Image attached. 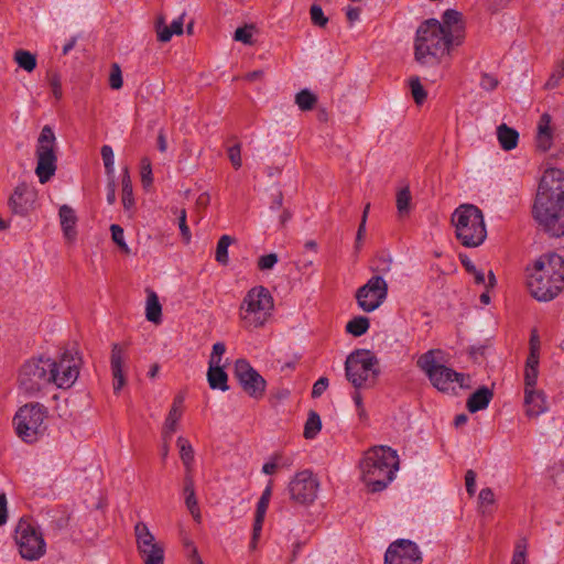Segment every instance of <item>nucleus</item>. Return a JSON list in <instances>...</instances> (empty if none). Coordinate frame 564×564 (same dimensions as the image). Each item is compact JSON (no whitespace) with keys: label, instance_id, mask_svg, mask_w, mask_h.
I'll use <instances>...</instances> for the list:
<instances>
[{"label":"nucleus","instance_id":"13","mask_svg":"<svg viewBox=\"0 0 564 564\" xmlns=\"http://www.w3.org/2000/svg\"><path fill=\"white\" fill-rule=\"evenodd\" d=\"M50 367H52L51 358L40 357L28 360L22 366L19 375L21 389L29 394H34L50 384Z\"/></svg>","mask_w":564,"mask_h":564},{"label":"nucleus","instance_id":"51","mask_svg":"<svg viewBox=\"0 0 564 564\" xmlns=\"http://www.w3.org/2000/svg\"><path fill=\"white\" fill-rule=\"evenodd\" d=\"M539 369H524V389H539L536 387Z\"/></svg>","mask_w":564,"mask_h":564},{"label":"nucleus","instance_id":"43","mask_svg":"<svg viewBox=\"0 0 564 564\" xmlns=\"http://www.w3.org/2000/svg\"><path fill=\"white\" fill-rule=\"evenodd\" d=\"M101 156L104 161V165L108 175H113L115 173V155L112 148L110 145H104L101 148Z\"/></svg>","mask_w":564,"mask_h":564},{"label":"nucleus","instance_id":"49","mask_svg":"<svg viewBox=\"0 0 564 564\" xmlns=\"http://www.w3.org/2000/svg\"><path fill=\"white\" fill-rule=\"evenodd\" d=\"M563 77H564V63L560 67H557L554 72H552V74L547 78L544 87L546 89H554L555 87H557L560 85Z\"/></svg>","mask_w":564,"mask_h":564},{"label":"nucleus","instance_id":"34","mask_svg":"<svg viewBox=\"0 0 564 564\" xmlns=\"http://www.w3.org/2000/svg\"><path fill=\"white\" fill-rule=\"evenodd\" d=\"M370 323L369 318L366 316H357L350 319L346 325L347 333L359 337L367 333L369 329Z\"/></svg>","mask_w":564,"mask_h":564},{"label":"nucleus","instance_id":"27","mask_svg":"<svg viewBox=\"0 0 564 564\" xmlns=\"http://www.w3.org/2000/svg\"><path fill=\"white\" fill-rule=\"evenodd\" d=\"M492 398V392L486 388H479L475 391L467 400V409L469 412L475 413L480 410H484L488 406L490 400Z\"/></svg>","mask_w":564,"mask_h":564},{"label":"nucleus","instance_id":"36","mask_svg":"<svg viewBox=\"0 0 564 564\" xmlns=\"http://www.w3.org/2000/svg\"><path fill=\"white\" fill-rule=\"evenodd\" d=\"M411 192L409 187H403L397 193V209L400 217L406 216L411 210Z\"/></svg>","mask_w":564,"mask_h":564},{"label":"nucleus","instance_id":"8","mask_svg":"<svg viewBox=\"0 0 564 564\" xmlns=\"http://www.w3.org/2000/svg\"><path fill=\"white\" fill-rule=\"evenodd\" d=\"M345 371L355 388L370 387L379 375L378 359L370 350H356L347 357Z\"/></svg>","mask_w":564,"mask_h":564},{"label":"nucleus","instance_id":"20","mask_svg":"<svg viewBox=\"0 0 564 564\" xmlns=\"http://www.w3.org/2000/svg\"><path fill=\"white\" fill-rule=\"evenodd\" d=\"M555 129L550 113L541 115L536 123L535 145L542 152L549 151L553 145Z\"/></svg>","mask_w":564,"mask_h":564},{"label":"nucleus","instance_id":"1","mask_svg":"<svg viewBox=\"0 0 564 564\" xmlns=\"http://www.w3.org/2000/svg\"><path fill=\"white\" fill-rule=\"evenodd\" d=\"M465 36L462 14L446 10L442 20L429 19L420 24L415 36V58L421 64H433L447 55L455 45H460Z\"/></svg>","mask_w":564,"mask_h":564},{"label":"nucleus","instance_id":"12","mask_svg":"<svg viewBox=\"0 0 564 564\" xmlns=\"http://www.w3.org/2000/svg\"><path fill=\"white\" fill-rule=\"evenodd\" d=\"M50 383L58 389H68L74 386L79 376L82 358L76 351H65L58 360L51 359Z\"/></svg>","mask_w":564,"mask_h":564},{"label":"nucleus","instance_id":"30","mask_svg":"<svg viewBox=\"0 0 564 564\" xmlns=\"http://www.w3.org/2000/svg\"><path fill=\"white\" fill-rule=\"evenodd\" d=\"M122 205L124 210L131 215L134 207V198L132 183L127 167L123 169L122 174Z\"/></svg>","mask_w":564,"mask_h":564},{"label":"nucleus","instance_id":"40","mask_svg":"<svg viewBox=\"0 0 564 564\" xmlns=\"http://www.w3.org/2000/svg\"><path fill=\"white\" fill-rule=\"evenodd\" d=\"M316 101H317L316 96L307 89L301 90L295 96L296 105L299 106V108L301 110H304V111L311 110L314 107V105L316 104Z\"/></svg>","mask_w":564,"mask_h":564},{"label":"nucleus","instance_id":"10","mask_svg":"<svg viewBox=\"0 0 564 564\" xmlns=\"http://www.w3.org/2000/svg\"><path fill=\"white\" fill-rule=\"evenodd\" d=\"M20 555L28 561L40 560L46 553V542L41 529L29 520L20 519L14 531Z\"/></svg>","mask_w":564,"mask_h":564},{"label":"nucleus","instance_id":"7","mask_svg":"<svg viewBox=\"0 0 564 564\" xmlns=\"http://www.w3.org/2000/svg\"><path fill=\"white\" fill-rule=\"evenodd\" d=\"M457 240L466 248L482 245L487 237L482 212L475 205L463 204L452 215Z\"/></svg>","mask_w":564,"mask_h":564},{"label":"nucleus","instance_id":"28","mask_svg":"<svg viewBox=\"0 0 564 564\" xmlns=\"http://www.w3.org/2000/svg\"><path fill=\"white\" fill-rule=\"evenodd\" d=\"M497 138L500 147L506 151H510L517 147L519 133L517 130L502 123L497 128Z\"/></svg>","mask_w":564,"mask_h":564},{"label":"nucleus","instance_id":"37","mask_svg":"<svg viewBox=\"0 0 564 564\" xmlns=\"http://www.w3.org/2000/svg\"><path fill=\"white\" fill-rule=\"evenodd\" d=\"M322 429V421L316 412H311L304 425V437L313 440Z\"/></svg>","mask_w":564,"mask_h":564},{"label":"nucleus","instance_id":"57","mask_svg":"<svg viewBox=\"0 0 564 564\" xmlns=\"http://www.w3.org/2000/svg\"><path fill=\"white\" fill-rule=\"evenodd\" d=\"M328 387V379L327 378H319L313 386V390H312V395L314 398H318L321 397L324 391L327 389Z\"/></svg>","mask_w":564,"mask_h":564},{"label":"nucleus","instance_id":"59","mask_svg":"<svg viewBox=\"0 0 564 564\" xmlns=\"http://www.w3.org/2000/svg\"><path fill=\"white\" fill-rule=\"evenodd\" d=\"M50 85H51L53 96L55 97V99L59 100L63 96L62 83H61L59 77L56 75L53 76L50 80Z\"/></svg>","mask_w":564,"mask_h":564},{"label":"nucleus","instance_id":"3","mask_svg":"<svg viewBox=\"0 0 564 564\" xmlns=\"http://www.w3.org/2000/svg\"><path fill=\"white\" fill-rule=\"evenodd\" d=\"M527 284L531 295L540 302L556 297L564 289V259L556 253L541 256L528 268Z\"/></svg>","mask_w":564,"mask_h":564},{"label":"nucleus","instance_id":"2","mask_svg":"<svg viewBox=\"0 0 564 564\" xmlns=\"http://www.w3.org/2000/svg\"><path fill=\"white\" fill-rule=\"evenodd\" d=\"M533 217L553 237L564 236V171H544L533 205Z\"/></svg>","mask_w":564,"mask_h":564},{"label":"nucleus","instance_id":"45","mask_svg":"<svg viewBox=\"0 0 564 564\" xmlns=\"http://www.w3.org/2000/svg\"><path fill=\"white\" fill-rule=\"evenodd\" d=\"M252 35H253V26L252 25H245L242 28H238L235 31L234 40L238 41V42H241L243 44H251Z\"/></svg>","mask_w":564,"mask_h":564},{"label":"nucleus","instance_id":"26","mask_svg":"<svg viewBox=\"0 0 564 564\" xmlns=\"http://www.w3.org/2000/svg\"><path fill=\"white\" fill-rule=\"evenodd\" d=\"M207 381L212 389L227 391L229 389L227 381L228 376L223 366L208 365Z\"/></svg>","mask_w":564,"mask_h":564},{"label":"nucleus","instance_id":"24","mask_svg":"<svg viewBox=\"0 0 564 564\" xmlns=\"http://www.w3.org/2000/svg\"><path fill=\"white\" fill-rule=\"evenodd\" d=\"M184 17L185 13H182L180 17L172 21L170 26L165 24L163 17H159L155 22V31L159 41L166 43L172 39L173 35H181L183 33Z\"/></svg>","mask_w":564,"mask_h":564},{"label":"nucleus","instance_id":"14","mask_svg":"<svg viewBox=\"0 0 564 564\" xmlns=\"http://www.w3.org/2000/svg\"><path fill=\"white\" fill-rule=\"evenodd\" d=\"M137 551L143 564H164V546L160 543L143 521H138L133 528Z\"/></svg>","mask_w":564,"mask_h":564},{"label":"nucleus","instance_id":"44","mask_svg":"<svg viewBox=\"0 0 564 564\" xmlns=\"http://www.w3.org/2000/svg\"><path fill=\"white\" fill-rule=\"evenodd\" d=\"M141 182L144 187H149L152 185L153 182V175H152V166L151 162L148 158H143L141 160Z\"/></svg>","mask_w":564,"mask_h":564},{"label":"nucleus","instance_id":"6","mask_svg":"<svg viewBox=\"0 0 564 564\" xmlns=\"http://www.w3.org/2000/svg\"><path fill=\"white\" fill-rule=\"evenodd\" d=\"M443 351L440 349H431L417 359L419 368L430 379L433 387L442 392L456 393L457 390L470 387V378L464 373L442 364Z\"/></svg>","mask_w":564,"mask_h":564},{"label":"nucleus","instance_id":"50","mask_svg":"<svg viewBox=\"0 0 564 564\" xmlns=\"http://www.w3.org/2000/svg\"><path fill=\"white\" fill-rule=\"evenodd\" d=\"M311 20L317 26H325L328 19L324 15L322 8L317 4H313L310 10Z\"/></svg>","mask_w":564,"mask_h":564},{"label":"nucleus","instance_id":"11","mask_svg":"<svg viewBox=\"0 0 564 564\" xmlns=\"http://www.w3.org/2000/svg\"><path fill=\"white\" fill-rule=\"evenodd\" d=\"M56 137L50 126L43 127L36 145V169L35 174L41 184H45L55 174L57 156L55 152Z\"/></svg>","mask_w":564,"mask_h":564},{"label":"nucleus","instance_id":"41","mask_svg":"<svg viewBox=\"0 0 564 564\" xmlns=\"http://www.w3.org/2000/svg\"><path fill=\"white\" fill-rule=\"evenodd\" d=\"M110 231L113 242L121 249V251L124 253H130V248L124 241V232L122 227L113 224L110 226Z\"/></svg>","mask_w":564,"mask_h":564},{"label":"nucleus","instance_id":"60","mask_svg":"<svg viewBox=\"0 0 564 564\" xmlns=\"http://www.w3.org/2000/svg\"><path fill=\"white\" fill-rule=\"evenodd\" d=\"M497 85L498 80L494 76L488 74L482 75L480 80V86L482 89L490 91L494 90L497 87Z\"/></svg>","mask_w":564,"mask_h":564},{"label":"nucleus","instance_id":"25","mask_svg":"<svg viewBox=\"0 0 564 564\" xmlns=\"http://www.w3.org/2000/svg\"><path fill=\"white\" fill-rule=\"evenodd\" d=\"M59 221L63 235L68 242H74L76 240L77 231H76V223L77 217L75 210L68 205H62L59 208Z\"/></svg>","mask_w":564,"mask_h":564},{"label":"nucleus","instance_id":"62","mask_svg":"<svg viewBox=\"0 0 564 564\" xmlns=\"http://www.w3.org/2000/svg\"><path fill=\"white\" fill-rule=\"evenodd\" d=\"M525 368H533L539 369V352H535V348L531 349L527 361H525Z\"/></svg>","mask_w":564,"mask_h":564},{"label":"nucleus","instance_id":"21","mask_svg":"<svg viewBox=\"0 0 564 564\" xmlns=\"http://www.w3.org/2000/svg\"><path fill=\"white\" fill-rule=\"evenodd\" d=\"M33 200L34 193L25 184H20L14 188L9 205L14 214L24 215L32 206Z\"/></svg>","mask_w":564,"mask_h":564},{"label":"nucleus","instance_id":"61","mask_svg":"<svg viewBox=\"0 0 564 564\" xmlns=\"http://www.w3.org/2000/svg\"><path fill=\"white\" fill-rule=\"evenodd\" d=\"M178 227H180V230L182 232V236L186 240H189L191 231H189L188 226L186 225V212L184 209L181 210V215H180V218H178Z\"/></svg>","mask_w":564,"mask_h":564},{"label":"nucleus","instance_id":"33","mask_svg":"<svg viewBox=\"0 0 564 564\" xmlns=\"http://www.w3.org/2000/svg\"><path fill=\"white\" fill-rule=\"evenodd\" d=\"M14 61L19 67L26 70L28 73L33 72L36 67V57L29 51L18 50L14 53Z\"/></svg>","mask_w":564,"mask_h":564},{"label":"nucleus","instance_id":"56","mask_svg":"<svg viewBox=\"0 0 564 564\" xmlns=\"http://www.w3.org/2000/svg\"><path fill=\"white\" fill-rule=\"evenodd\" d=\"M465 485L468 495L474 496L476 492V474L474 470L469 469L466 471Z\"/></svg>","mask_w":564,"mask_h":564},{"label":"nucleus","instance_id":"9","mask_svg":"<svg viewBox=\"0 0 564 564\" xmlns=\"http://www.w3.org/2000/svg\"><path fill=\"white\" fill-rule=\"evenodd\" d=\"M46 417L45 406L39 403H30L20 408L13 419L18 436L25 443L36 442L46 431Z\"/></svg>","mask_w":564,"mask_h":564},{"label":"nucleus","instance_id":"42","mask_svg":"<svg viewBox=\"0 0 564 564\" xmlns=\"http://www.w3.org/2000/svg\"><path fill=\"white\" fill-rule=\"evenodd\" d=\"M411 94L417 105L423 104L426 98V91L424 90L419 77H412L409 82Z\"/></svg>","mask_w":564,"mask_h":564},{"label":"nucleus","instance_id":"38","mask_svg":"<svg viewBox=\"0 0 564 564\" xmlns=\"http://www.w3.org/2000/svg\"><path fill=\"white\" fill-rule=\"evenodd\" d=\"M231 242V238L227 235L221 236L217 242L215 259L223 265L229 262L228 248Z\"/></svg>","mask_w":564,"mask_h":564},{"label":"nucleus","instance_id":"29","mask_svg":"<svg viewBox=\"0 0 564 564\" xmlns=\"http://www.w3.org/2000/svg\"><path fill=\"white\" fill-rule=\"evenodd\" d=\"M184 495H185V505L195 520L200 519V513L198 509L197 499L195 496L194 489V480L191 475L185 476V485H184Z\"/></svg>","mask_w":564,"mask_h":564},{"label":"nucleus","instance_id":"32","mask_svg":"<svg viewBox=\"0 0 564 564\" xmlns=\"http://www.w3.org/2000/svg\"><path fill=\"white\" fill-rule=\"evenodd\" d=\"M162 307L158 295L154 292L149 293L145 305L147 319L153 323L161 321Z\"/></svg>","mask_w":564,"mask_h":564},{"label":"nucleus","instance_id":"4","mask_svg":"<svg viewBox=\"0 0 564 564\" xmlns=\"http://www.w3.org/2000/svg\"><path fill=\"white\" fill-rule=\"evenodd\" d=\"M359 468L361 480L369 490L382 491L395 478L399 469L398 453L389 446H375L364 454Z\"/></svg>","mask_w":564,"mask_h":564},{"label":"nucleus","instance_id":"35","mask_svg":"<svg viewBox=\"0 0 564 564\" xmlns=\"http://www.w3.org/2000/svg\"><path fill=\"white\" fill-rule=\"evenodd\" d=\"M496 502L495 494L490 488H482L478 496L479 510L484 516L492 512Z\"/></svg>","mask_w":564,"mask_h":564},{"label":"nucleus","instance_id":"16","mask_svg":"<svg viewBox=\"0 0 564 564\" xmlns=\"http://www.w3.org/2000/svg\"><path fill=\"white\" fill-rule=\"evenodd\" d=\"M388 284L380 275L371 276L357 291L356 299L359 307L367 313L376 311L387 299Z\"/></svg>","mask_w":564,"mask_h":564},{"label":"nucleus","instance_id":"52","mask_svg":"<svg viewBox=\"0 0 564 564\" xmlns=\"http://www.w3.org/2000/svg\"><path fill=\"white\" fill-rule=\"evenodd\" d=\"M283 465L282 457L279 455L272 456L268 462H265L262 466V473L265 475H272L276 471L279 467Z\"/></svg>","mask_w":564,"mask_h":564},{"label":"nucleus","instance_id":"17","mask_svg":"<svg viewBox=\"0 0 564 564\" xmlns=\"http://www.w3.org/2000/svg\"><path fill=\"white\" fill-rule=\"evenodd\" d=\"M422 553L419 545L406 539L392 542L386 551L384 564H421Z\"/></svg>","mask_w":564,"mask_h":564},{"label":"nucleus","instance_id":"46","mask_svg":"<svg viewBox=\"0 0 564 564\" xmlns=\"http://www.w3.org/2000/svg\"><path fill=\"white\" fill-rule=\"evenodd\" d=\"M226 352V346L224 343L218 341L213 345V350L209 357L208 365L221 366V358Z\"/></svg>","mask_w":564,"mask_h":564},{"label":"nucleus","instance_id":"39","mask_svg":"<svg viewBox=\"0 0 564 564\" xmlns=\"http://www.w3.org/2000/svg\"><path fill=\"white\" fill-rule=\"evenodd\" d=\"M272 486H273L272 480H269L268 485L265 486L264 490L262 491L261 497L257 503L256 516H259V518L265 517V513H267V510L269 507V502H270V499L272 496Z\"/></svg>","mask_w":564,"mask_h":564},{"label":"nucleus","instance_id":"22","mask_svg":"<svg viewBox=\"0 0 564 564\" xmlns=\"http://www.w3.org/2000/svg\"><path fill=\"white\" fill-rule=\"evenodd\" d=\"M126 360V355L123 349L115 344L111 350V372L113 377V391L118 393L126 383L124 375H123V365Z\"/></svg>","mask_w":564,"mask_h":564},{"label":"nucleus","instance_id":"15","mask_svg":"<svg viewBox=\"0 0 564 564\" xmlns=\"http://www.w3.org/2000/svg\"><path fill=\"white\" fill-rule=\"evenodd\" d=\"M319 480L311 470L296 473L289 482L291 500L300 505H310L315 501L319 491Z\"/></svg>","mask_w":564,"mask_h":564},{"label":"nucleus","instance_id":"5","mask_svg":"<svg viewBox=\"0 0 564 564\" xmlns=\"http://www.w3.org/2000/svg\"><path fill=\"white\" fill-rule=\"evenodd\" d=\"M274 312V299L270 291L257 285L251 288L242 297L238 317L243 329L252 332L263 328L272 318Z\"/></svg>","mask_w":564,"mask_h":564},{"label":"nucleus","instance_id":"23","mask_svg":"<svg viewBox=\"0 0 564 564\" xmlns=\"http://www.w3.org/2000/svg\"><path fill=\"white\" fill-rule=\"evenodd\" d=\"M182 414L183 398L176 397L164 421L162 431V436L164 441H169L172 437V435L176 432Z\"/></svg>","mask_w":564,"mask_h":564},{"label":"nucleus","instance_id":"53","mask_svg":"<svg viewBox=\"0 0 564 564\" xmlns=\"http://www.w3.org/2000/svg\"><path fill=\"white\" fill-rule=\"evenodd\" d=\"M511 564H527V546L523 543L516 545Z\"/></svg>","mask_w":564,"mask_h":564},{"label":"nucleus","instance_id":"63","mask_svg":"<svg viewBox=\"0 0 564 564\" xmlns=\"http://www.w3.org/2000/svg\"><path fill=\"white\" fill-rule=\"evenodd\" d=\"M263 521H264V518H259V516H256L253 529H252L253 542L258 541V539L261 534Z\"/></svg>","mask_w":564,"mask_h":564},{"label":"nucleus","instance_id":"18","mask_svg":"<svg viewBox=\"0 0 564 564\" xmlns=\"http://www.w3.org/2000/svg\"><path fill=\"white\" fill-rule=\"evenodd\" d=\"M235 375L250 397L259 399L263 395L267 382L246 359H238L235 362Z\"/></svg>","mask_w":564,"mask_h":564},{"label":"nucleus","instance_id":"55","mask_svg":"<svg viewBox=\"0 0 564 564\" xmlns=\"http://www.w3.org/2000/svg\"><path fill=\"white\" fill-rule=\"evenodd\" d=\"M352 398V401L356 405V410H357V414L359 416L360 420H366L367 419V413H366V409L364 406V403H362V398H361V394L360 392L358 391H355L351 395Z\"/></svg>","mask_w":564,"mask_h":564},{"label":"nucleus","instance_id":"31","mask_svg":"<svg viewBox=\"0 0 564 564\" xmlns=\"http://www.w3.org/2000/svg\"><path fill=\"white\" fill-rule=\"evenodd\" d=\"M176 444L180 449V457L189 475L194 462V449L189 441L183 436L177 437Z\"/></svg>","mask_w":564,"mask_h":564},{"label":"nucleus","instance_id":"19","mask_svg":"<svg viewBox=\"0 0 564 564\" xmlns=\"http://www.w3.org/2000/svg\"><path fill=\"white\" fill-rule=\"evenodd\" d=\"M523 394V406L528 417L535 419L549 411L547 397L543 390L524 389Z\"/></svg>","mask_w":564,"mask_h":564},{"label":"nucleus","instance_id":"58","mask_svg":"<svg viewBox=\"0 0 564 564\" xmlns=\"http://www.w3.org/2000/svg\"><path fill=\"white\" fill-rule=\"evenodd\" d=\"M8 520V501L7 496L0 492V527L4 525Z\"/></svg>","mask_w":564,"mask_h":564},{"label":"nucleus","instance_id":"48","mask_svg":"<svg viewBox=\"0 0 564 564\" xmlns=\"http://www.w3.org/2000/svg\"><path fill=\"white\" fill-rule=\"evenodd\" d=\"M122 84L123 82L120 66L118 64H112L109 75V85L112 89H120Z\"/></svg>","mask_w":564,"mask_h":564},{"label":"nucleus","instance_id":"54","mask_svg":"<svg viewBox=\"0 0 564 564\" xmlns=\"http://www.w3.org/2000/svg\"><path fill=\"white\" fill-rule=\"evenodd\" d=\"M228 158L235 169L242 165L240 144H235L228 149Z\"/></svg>","mask_w":564,"mask_h":564},{"label":"nucleus","instance_id":"64","mask_svg":"<svg viewBox=\"0 0 564 564\" xmlns=\"http://www.w3.org/2000/svg\"><path fill=\"white\" fill-rule=\"evenodd\" d=\"M107 203L109 205L115 204L116 202V184L115 181H110L107 185V196H106Z\"/></svg>","mask_w":564,"mask_h":564},{"label":"nucleus","instance_id":"47","mask_svg":"<svg viewBox=\"0 0 564 564\" xmlns=\"http://www.w3.org/2000/svg\"><path fill=\"white\" fill-rule=\"evenodd\" d=\"M279 258L276 253H268L264 256H261L258 259V268L261 271H268L274 268V265L278 263Z\"/></svg>","mask_w":564,"mask_h":564}]
</instances>
